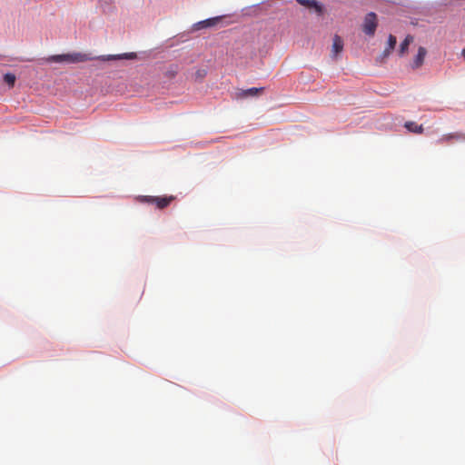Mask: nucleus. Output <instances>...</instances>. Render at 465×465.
I'll return each instance as SVG.
<instances>
[{
  "instance_id": "1",
  "label": "nucleus",
  "mask_w": 465,
  "mask_h": 465,
  "mask_svg": "<svg viewBox=\"0 0 465 465\" xmlns=\"http://www.w3.org/2000/svg\"><path fill=\"white\" fill-rule=\"evenodd\" d=\"M91 59L92 57H90L88 54L81 53H75L73 54H59L52 57V60L54 62L70 61L73 63L85 62Z\"/></svg>"
},
{
  "instance_id": "2",
  "label": "nucleus",
  "mask_w": 465,
  "mask_h": 465,
  "mask_svg": "<svg viewBox=\"0 0 465 465\" xmlns=\"http://www.w3.org/2000/svg\"><path fill=\"white\" fill-rule=\"evenodd\" d=\"M377 15L373 12H370L364 18L362 25L363 32L368 35H373L377 28Z\"/></svg>"
},
{
  "instance_id": "3",
  "label": "nucleus",
  "mask_w": 465,
  "mask_h": 465,
  "mask_svg": "<svg viewBox=\"0 0 465 465\" xmlns=\"http://www.w3.org/2000/svg\"><path fill=\"white\" fill-rule=\"evenodd\" d=\"M300 5L305 6L311 12H314L318 15H322L324 13L323 5L317 0H296Z\"/></svg>"
},
{
  "instance_id": "4",
  "label": "nucleus",
  "mask_w": 465,
  "mask_h": 465,
  "mask_svg": "<svg viewBox=\"0 0 465 465\" xmlns=\"http://www.w3.org/2000/svg\"><path fill=\"white\" fill-rule=\"evenodd\" d=\"M222 20V16H216L200 21L194 25L196 30L215 26Z\"/></svg>"
},
{
  "instance_id": "5",
  "label": "nucleus",
  "mask_w": 465,
  "mask_h": 465,
  "mask_svg": "<svg viewBox=\"0 0 465 465\" xmlns=\"http://www.w3.org/2000/svg\"><path fill=\"white\" fill-rule=\"evenodd\" d=\"M135 53H124L121 54H110V55H102L99 56L98 59L102 61H111V60H121V59H134L136 58Z\"/></svg>"
},
{
  "instance_id": "6",
  "label": "nucleus",
  "mask_w": 465,
  "mask_h": 465,
  "mask_svg": "<svg viewBox=\"0 0 465 465\" xmlns=\"http://www.w3.org/2000/svg\"><path fill=\"white\" fill-rule=\"evenodd\" d=\"M343 50V41L341 36L335 35L331 47V56L336 58L337 55Z\"/></svg>"
},
{
  "instance_id": "7",
  "label": "nucleus",
  "mask_w": 465,
  "mask_h": 465,
  "mask_svg": "<svg viewBox=\"0 0 465 465\" xmlns=\"http://www.w3.org/2000/svg\"><path fill=\"white\" fill-rule=\"evenodd\" d=\"M174 199H175V197L173 195H171V196H155L153 204H155L158 209H164Z\"/></svg>"
},
{
  "instance_id": "8",
  "label": "nucleus",
  "mask_w": 465,
  "mask_h": 465,
  "mask_svg": "<svg viewBox=\"0 0 465 465\" xmlns=\"http://www.w3.org/2000/svg\"><path fill=\"white\" fill-rule=\"evenodd\" d=\"M451 140H456V141L461 140V141H464L465 140V134H463V133H452V134H443L439 139L438 142L440 143H449Z\"/></svg>"
},
{
  "instance_id": "9",
  "label": "nucleus",
  "mask_w": 465,
  "mask_h": 465,
  "mask_svg": "<svg viewBox=\"0 0 465 465\" xmlns=\"http://www.w3.org/2000/svg\"><path fill=\"white\" fill-rule=\"evenodd\" d=\"M426 54H427V50L422 46L419 47L418 54L415 56L413 64H412V68L420 67L423 64L424 58H425Z\"/></svg>"
},
{
  "instance_id": "10",
  "label": "nucleus",
  "mask_w": 465,
  "mask_h": 465,
  "mask_svg": "<svg viewBox=\"0 0 465 465\" xmlns=\"http://www.w3.org/2000/svg\"><path fill=\"white\" fill-rule=\"evenodd\" d=\"M263 91V88L252 87L246 90H242L239 94V97L255 96L260 94Z\"/></svg>"
},
{
  "instance_id": "11",
  "label": "nucleus",
  "mask_w": 465,
  "mask_h": 465,
  "mask_svg": "<svg viewBox=\"0 0 465 465\" xmlns=\"http://www.w3.org/2000/svg\"><path fill=\"white\" fill-rule=\"evenodd\" d=\"M413 42V36L411 35H408L403 42L400 45V55L405 54V53L408 51L409 45Z\"/></svg>"
},
{
  "instance_id": "12",
  "label": "nucleus",
  "mask_w": 465,
  "mask_h": 465,
  "mask_svg": "<svg viewBox=\"0 0 465 465\" xmlns=\"http://www.w3.org/2000/svg\"><path fill=\"white\" fill-rule=\"evenodd\" d=\"M405 127L411 133L422 134L423 132V126L421 124H417L414 122H407L405 124Z\"/></svg>"
},
{
  "instance_id": "13",
  "label": "nucleus",
  "mask_w": 465,
  "mask_h": 465,
  "mask_svg": "<svg viewBox=\"0 0 465 465\" xmlns=\"http://www.w3.org/2000/svg\"><path fill=\"white\" fill-rule=\"evenodd\" d=\"M396 43V37L390 35L388 37V47L384 50V55H389L391 54V52L395 48Z\"/></svg>"
},
{
  "instance_id": "14",
  "label": "nucleus",
  "mask_w": 465,
  "mask_h": 465,
  "mask_svg": "<svg viewBox=\"0 0 465 465\" xmlns=\"http://www.w3.org/2000/svg\"><path fill=\"white\" fill-rule=\"evenodd\" d=\"M15 75L11 73H7L4 75V81L9 86L13 87L15 82Z\"/></svg>"
},
{
  "instance_id": "15",
  "label": "nucleus",
  "mask_w": 465,
  "mask_h": 465,
  "mask_svg": "<svg viewBox=\"0 0 465 465\" xmlns=\"http://www.w3.org/2000/svg\"><path fill=\"white\" fill-rule=\"evenodd\" d=\"M138 199H139V201H140L141 203H152V204H153L154 200H155V196H148V195H144V196H140Z\"/></svg>"
},
{
  "instance_id": "16",
  "label": "nucleus",
  "mask_w": 465,
  "mask_h": 465,
  "mask_svg": "<svg viewBox=\"0 0 465 465\" xmlns=\"http://www.w3.org/2000/svg\"><path fill=\"white\" fill-rule=\"evenodd\" d=\"M461 54L465 57V48L462 50Z\"/></svg>"
}]
</instances>
